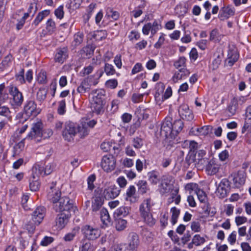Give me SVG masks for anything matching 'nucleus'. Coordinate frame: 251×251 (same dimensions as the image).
<instances>
[{
  "mask_svg": "<svg viewBox=\"0 0 251 251\" xmlns=\"http://www.w3.org/2000/svg\"><path fill=\"white\" fill-rule=\"evenodd\" d=\"M70 216L71 214L69 212H67V213L60 212L58 215L56 219V224L58 228L62 229L65 227L68 222Z\"/></svg>",
  "mask_w": 251,
  "mask_h": 251,
  "instance_id": "19",
  "label": "nucleus"
},
{
  "mask_svg": "<svg viewBox=\"0 0 251 251\" xmlns=\"http://www.w3.org/2000/svg\"><path fill=\"white\" fill-rule=\"evenodd\" d=\"M61 192L59 190L52 191L48 194V198L53 203V206L61 199Z\"/></svg>",
  "mask_w": 251,
  "mask_h": 251,
  "instance_id": "35",
  "label": "nucleus"
},
{
  "mask_svg": "<svg viewBox=\"0 0 251 251\" xmlns=\"http://www.w3.org/2000/svg\"><path fill=\"white\" fill-rule=\"evenodd\" d=\"M149 177V180L153 184H156L158 181V172L152 171L150 172L148 174Z\"/></svg>",
  "mask_w": 251,
  "mask_h": 251,
  "instance_id": "45",
  "label": "nucleus"
},
{
  "mask_svg": "<svg viewBox=\"0 0 251 251\" xmlns=\"http://www.w3.org/2000/svg\"><path fill=\"white\" fill-rule=\"evenodd\" d=\"M50 10H44L40 12L33 21L32 25L36 26H37L44 19L50 15Z\"/></svg>",
  "mask_w": 251,
  "mask_h": 251,
  "instance_id": "29",
  "label": "nucleus"
},
{
  "mask_svg": "<svg viewBox=\"0 0 251 251\" xmlns=\"http://www.w3.org/2000/svg\"><path fill=\"white\" fill-rule=\"evenodd\" d=\"M120 189L114 184L105 185L103 195L105 199H114L118 197L120 193Z\"/></svg>",
  "mask_w": 251,
  "mask_h": 251,
  "instance_id": "12",
  "label": "nucleus"
},
{
  "mask_svg": "<svg viewBox=\"0 0 251 251\" xmlns=\"http://www.w3.org/2000/svg\"><path fill=\"white\" fill-rule=\"evenodd\" d=\"M39 170L40 167L38 166H34L32 168V175L29 178V188L32 191H36L39 188Z\"/></svg>",
  "mask_w": 251,
  "mask_h": 251,
  "instance_id": "11",
  "label": "nucleus"
},
{
  "mask_svg": "<svg viewBox=\"0 0 251 251\" xmlns=\"http://www.w3.org/2000/svg\"><path fill=\"white\" fill-rule=\"evenodd\" d=\"M34 166H38L40 167V176H44L50 174L53 169V166L51 164H48L44 167L41 164H36Z\"/></svg>",
  "mask_w": 251,
  "mask_h": 251,
  "instance_id": "30",
  "label": "nucleus"
},
{
  "mask_svg": "<svg viewBox=\"0 0 251 251\" xmlns=\"http://www.w3.org/2000/svg\"><path fill=\"white\" fill-rule=\"evenodd\" d=\"M178 113L180 117L184 120L191 121L194 118L193 114L189 106L185 104H181L178 108Z\"/></svg>",
  "mask_w": 251,
  "mask_h": 251,
  "instance_id": "18",
  "label": "nucleus"
},
{
  "mask_svg": "<svg viewBox=\"0 0 251 251\" xmlns=\"http://www.w3.org/2000/svg\"><path fill=\"white\" fill-rule=\"evenodd\" d=\"M172 121V119L171 118L167 117L163 122L160 128V134L162 136L171 138L174 137L173 136Z\"/></svg>",
  "mask_w": 251,
  "mask_h": 251,
  "instance_id": "9",
  "label": "nucleus"
},
{
  "mask_svg": "<svg viewBox=\"0 0 251 251\" xmlns=\"http://www.w3.org/2000/svg\"><path fill=\"white\" fill-rule=\"evenodd\" d=\"M174 183V178L173 176L168 175L163 176L159 185V191L160 194L164 195L169 193Z\"/></svg>",
  "mask_w": 251,
  "mask_h": 251,
  "instance_id": "3",
  "label": "nucleus"
},
{
  "mask_svg": "<svg viewBox=\"0 0 251 251\" xmlns=\"http://www.w3.org/2000/svg\"><path fill=\"white\" fill-rule=\"evenodd\" d=\"M139 244L138 237L137 235L134 234L131 237L128 244V247L130 251H133L136 248Z\"/></svg>",
  "mask_w": 251,
  "mask_h": 251,
  "instance_id": "41",
  "label": "nucleus"
},
{
  "mask_svg": "<svg viewBox=\"0 0 251 251\" xmlns=\"http://www.w3.org/2000/svg\"><path fill=\"white\" fill-rule=\"evenodd\" d=\"M191 229L195 232H199L201 231V227L200 223L199 221H193L191 223Z\"/></svg>",
  "mask_w": 251,
  "mask_h": 251,
  "instance_id": "58",
  "label": "nucleus"
},
{
  "mask_svg": "<svg viewBox=\"0 0 251 251\" xmlns=\"http://www.w3.org/2000/svg\"><path fill=\"white\" fill-rule=\"evenodd\" d=\"M103 200L100 197H96L94 198L92 202V210L97 211L101 206L103 204Z\"/></svg>",
  "mask_w": 251,
  "mask_h": 251,
  "instance_id": "38",
  "label": "nucleus"
},
{
  "mask_svg": "<svg viewBox=\"0 0 251 251\" xmlns=\"http://www.w3.org/2000/svg\"><path fill=\"white\" fill-rule=\"evenodd\" d=\"M223 36L217 29H214L210 33L209 40L214 42H219Z\"/></svg>",
  "mask_w": 251,
  "mask_h": 251,
  "instance_id": "36",
  "label": "nucleus"
},
{
  "mask_svg": "<svg viewBox=\"0 0 251 251\" xmlns=\"http://www.w3.org/2000/svg\"><path fill=\"white\" fill-rule=\"evenodd\" d=\"M86 125L85 122L82 121L80 125L76 127V133L78 132L80 138H84L89 134V129Z\"/></svg>",
  "mask_w": 251,
  "mask_h": 251,
  "instance_id": "27",
  "label": "nucleus"
},
{
  "mask_svg": "<svg viewBox=\"0 0 251 251\" xmlns=\"http://www.w3.org/2000/svg\"><path fill=\"white\" fill-rule=\"evenodd\" d=\"M183 126V124L181 120H175L172 123L173 136L175 137L176 135L182 129Z\"/></svg>",
  "mask_w": 251,
  "mask_h": 251,
  "instance_id": "33",
  "label": "nucleus"
},
{
  "mask_svg": "<svg viewBox=\"0 0 251 251\" xmlns=\"http://www.w3.org/2000/svg\"><path fill=\"white\" fill-rule=\"evenodd\" d=\"M206 240L204 237L200 234L195 235L192 240V243L196 246H200L203 244Z\"/></svg>",
  "mask_w": 251,
  "mask_h": 251,
  "instance_id": "40",
  "label": "nucleus"
},
{
  "mask_svg": "<svg viewBox=\"0 0 251 251\" xmlns=\"http://www.w3.org/2000/svg\"><path fill=\"white\" fill-rule=\"evenodd\" d=\"M130 211V207L128 206H122L118 208L114 212L115 217H126L127 216Z\"/></svg>",
  "mask_w": 251,
  "mask_h": 251,
  "instance_id": "28",
  "label": "nucleus"
},
{
  "mask_svg": "<svg viewBox=\"0 0 251 251\" xmlns=\"http://www.w3.org/2000/svg\"><path fill=\"white\" fill-rule=\"evenodd\" d=\"M76 133V126L74 123L67 122L62 131V136L65 140L71 141Z\"/></svg>",
  "mask_w": 251,
  "mask_h": 251,
  "instance_id": "8",
  "label": "nucleus"
},
{
  "mask_svg": "<svg viewBox=\"0 0 251 251\" xmlns=\"http://www.w3.org/2000/svg\"><path fill=\"white\" fill-rule=\"evenodd\" d=\"M145 6V3L139 5L131 12L132 15L135 18L140 17L143 13V10Z\"/></svg>",
  "mask_w": 251,
  "mask_h": 251,
  "instance_id": "46",
  "label": "nucleus"
},
{
  "mask_svg": "<svg viewBox=\"0 0 251 251\" xmlns=\"http://www.w3.org/2000/svg\"><path fill=\"white\" fill-rule=\"evenodd\" d=\"M79 228L78 227H75L73 230L67 234L64 237V240L66 241H72L75 236L78 233Z\"/></svg>",
  "mask_w": 251,
  "mask_h": 251,
  "instance_id": "47",
  "label": "nucleus"
},
{
  "mask_svg": "<svg viewBox=\"0 0 251 251\" xmlns=\"http://www.w3.org/2000/svg\"><path fill=\"white\" fill-rule=\"evenodd\" d=\"M24 111L27 116L35 117L40 113L41 109L37 108V105L34 101L30 100L25 103L24 106Z\"/></svg>",
  "mask_w": 251,
  "mask_h": 251,
  "instance_id": "14",
  "label": "nucleus"
},
{
  "mask_svg": "<svg viewBox=\"0 0 251 251\" xmlns=\"http://www.w3.org/2000/svg\"><path fill=\"white\" fill-rule=\"evenodd\" d=\"M37 80L40 83H46L47 81L46 72L45 71L41 70L37 75Z\"/></svg>",
  "mask_w": 251,
  "mask_h": 251,
  "instance_id": "50",
  "label": "nucleus"
},
{
  "mask_svg": "<svg viewBox=\"0 0 251 251\" xmlns=\"http://www.w3.org/2000/svg\"><path fill=\"white\" fill-rule=\"evenodd\" d=\"M118 85V81L116 79H110L105 82V86L110 89H115Z\"/></svg>",
  "mask_w": 251,
  "mask_h": 251,
  "instance_id": "61",
  "label": "nucleus"
},
{
  "mask_svg": "<svg viewBox=\"0 0 251 251\" xmlns=\"http://www.w3.org/2000/svg\"><path fill=\"white\" fill-rule=\"evenodd\" d=\"M66 111V101L65 100H63L58 102L57 113L60 115H63Z\"/></svg>",
  "mask_w": 251,
  "mask_h": 251,
  "instance_id": "51",
  "label": "nucleus"
},
{
  "mask_svg": "<svg viewBox=\"0 0 251 251\" xmlns=\"http://www.w3.org/2000/svg\"><path fill=\"white\" fill-rule=\"evenodd\" d=\"M53 209L57 212L67 213L73 209V205L70 202L68 197H62L59 199V201L53 205Z\"/></svg>",
  "mask_w": 251,
  "mask_h": 251,
  "instance_id": "2",
  "label": "nucleus"
},
{
  "mask_svg": "<svg viewBox=\"0 0 251 251\" xmlns=\"http://www.w3.org/2000/svg\"><path fill=\"white\" fill-rule=\"evenodd\" d=\"M43 129V124L41 121L38 120L36 122L33 123L31 125V130L26 138L28 140H32L41 137Z\"/></svg>",
  "mask_w": 251,
  "mask_h": 251,
  "instance_id": "5",
  "label": "nucleus"
},
{
  "mask_svg": "<svg viewBox=\"0 0 251 251\" xmlns=\"http://www.w3.org/2000/svg\"><path fill=\"white\" fill-rule=\"evenodd\" d=\"M234 13V8L228 5L220 9L218 17L221 21H224L228 19L230 16H233Z\"/></svg>",
  "mask_w": 251,
  "mask_h": 251,
  "instance_id": "20",
  "label": "nucleus"
},
{
  "mask_svg": "<svg viewBox=\"0 0 251 251\" xmlns=\"http://www.w3.org/2000/svg\"><path fill=\"white\" fill-rule=\"evenodd\" d=\"M128 38L130 41H136L140 37L139 32L136 30H132L128 35Z\"/></svg>",
  "mask_w": 251,
  "mask_h": 251,
  "instance_id": "64",
  "label": "nucleus"
},
{
  "mask_svg": "<svg viewBox=\"0 0 251 251\" xmlns=\"http://www.w3.org/2000/svg\"><path fill=\"white\" fill-rule=\"evenodd\" d=\"M1 101V99H0V115L7 117L10 113V110L8 107L2 105Z\"/></svg>",
  "mask_w": 251,
  "mask_h": 251,
  "instance_id": "59",
  "label": "nucleus"
},
{
  "mask_svg": "<svg viewBox=\"0 0 251 251\" xmlns=\"http://www.w3.org/2000/svg\"><path fill=\"white\" fill-rule=\"evenodd\" d=\"M116 160L114 156L108 154L102 157L101 161V167L107 173L113 171L116 167Z\"/></svg>",
  "mask_w": 251,
  "mask_h": 251,
  "instance_id": "4",
  "label": "nucleus"
},
{
  "mask_svg": "<svg viewBox=\"0 0 251 251\" xmlns=\"http://www.w3.org/2000/svg\"><path fill=\"white\" fill-rule=\"evenodd\" d=\"M81 231L84 237L89 240H94L99 238L100 235V231L98 228H94L88 225H85L82 227Z\"/></svg>",
  "mask_w": 251,
  "mask_h": 251,
  "instance_id": "7",
  "label": "nucleus"
},
{
  "mask_svg": "<svg viewBox=\"0 0 251 251\" xmlns=\"http://www.w3.org/2000/svg\"><path fill=\"white\" fill-rule=\"evenodd\" d=\"M96 180V176L94 175H90L88 178H87V184H88V189L92 191L93 189L94 188V182Z\"/></svg>",
  "mask_w": 251,
  "mask_h": 251,
  "instance_id": "60",
  "label": "nucleus"
},
{
  "mask_svg": "<svg viewBox=\"0 0 251 251\" xmlns=\"http://www.w3.org/2000/svg\"><path fill=\"white\" fill-rule=\"evenodd\" d=\"M190 74L189 70L186 68H182L176 71L173 75L172 80L174 83L177 82L179 80L185 79Z\"/></svg>",
  "mask_w": 251,
  "mask_h": 251,
  "instance_id": "21",
  "label": "nucleus"
},
{
  "mask_svg": "<svg viewBox=\"0 0 251 251\" xmlns=\"http://www.w3.org/2000/svg\"><path fill=\"white\" fill-rule=\"evenodd\" d=\"M239 58V54L235 48L229 49L227 54L228 63L232 66Z\"/></svg>",
  "mask_w": 251,
  "mask_h": 251,
  "instance_id": "25",
  "label": "nucleus"
},
{
  "mask_svg": "<svg viewBox=\"0 0 251 251\" xmlns=\"http://www.w3.org/2000/svg\"><path fill=\"white\" fill-rule=\"evenodd\" d=\"M186 59L184 57H180L175 62L174 66L176 68L179 69V68H185Z\"/></svg>",
  "mask_w": 251,
  "mask_h": 251,
  "instance_id": "52",
  "label": "nucleus"
},
{
  "mask_svg": "<svg viewBox=\"0 0 251 251\" xmlns=\"http://www.w3.org/2000/svg\"><path fill=\"white\" fill-rule=\"evenodd\" d=\"M221 167V164L219 161L212 158L209 160L205 167V171L208 175H214L217 174Z\"/></svg>",
  "mask_w": 251,
  "mask_h": 251,
  "instance_id": "16",
  "label": "nucleus"
},
{
  "mask_svg": "<svg viewBox=\"0 0 251 251\" xmlns=\"http://www.w3.org/2000/svg\"><path fill=\"white\" fill-rule=\"evenodd\" d=\"M211 128L210 126H205L200 128H198L197 131L201 135H207Z\"/></svg>",
  "mask_w": 251,
  "mask_h": 251,
  "instance_id": "56",
  "label": "nucleus"
},
{
  "mask_svg": "<svg viewBox=\"0 0 251 251\" xmlns=\"http://www.w3.org/2000/svg\"><path fill=\"white\" fill-rule=\"evenodd\" d=\"M104 71L108 76L113 75L116 73V70L114 66L109 63H105L104 67Z\"/></svg>",
  "mask_w": 251,
  "mask_h": 251,
  "instance_id": "48",
  "label": "nucleus"
},
{
  "mask_svg": "<svg viewBox=\"0 0 251 251\" xmlns=\"http://www.w3.org/2000/svg\"><path fill=\"white\" fill-rule=\"evenodd\" d=\"M126 220L123 219L119 218L116 221L115 227L116 229L118 231H122L124 230L126 227Z\"/></svg>",
  "mask_w": 251,
  "mask_h": 251,
  "instance_id": "43",
  "label": "nucleus"
},
{
  "mask_svg": "<svg viewBox=\"0 0 251 251\" xmlns=\"http://www.w3.org/2000/svg\"><path fill=\"white\" fill-rule=\"evenodd\" d=\"M11 55H8L5 57L0 64V68L3 70L9 67L11 64Z\"/></svg>",
  "mask_w": 251,
  "mask_h": 251,
  "instance_id": "49",
  "label": "nucleus"
},
{
  "mask_svg": "<svg viewBox=\"0 0 251 251\" xmlns=\"http://www.w3.org/2000/svg\"><path fill=\"white\" fill-rule=\"evenodd\" d=\"M137 186L138 191L142 194L146 193L149 190L147 182L145 180H139L137 183Z\"/></svg>",
  "mask_w": 251,
  "mask_h": 251,
  "instance_id": "42",
  "label": "nucleus"
},
{
  "mask_svg": "<svg viewBox=\"0 0 251 251\" xmlns=\"http://www.w3.org/2000/svg\"><path fill=\"white\" fill-rule=\"evenodd\" d=\"M151 206L150 199L145 200L139 206V213L142 221L149 226H153L156 222L151 213Z\"/></svg>",
  "mask_w": 251,
  "mask_h": 251,
  "instance_id": "1",
  "label": "nucleus"
},
{
  "mask_svg": "<svg viewBox=\"0 0 251 251\" xmlns=\"http://www.w3.org/2000/svg\"><path fill=\"white\" fill-rule=\"evenodd\" d=\"M251 127V106L247 107L246 112V118L244 125L242 129V133Z\"/></svg>",
  "mask_w": 251,
  "mask_h": 251,
  "instance_id": "26",
  "label": "nucleus"
},
{
  "mask_svg": "<svg viewBox=\"0 0 251 251\" xmlns=\"http://www.w3.org/2000/svg\"><path fill=\"white\" fill-rule=\"evenodd\" d=\"M46 28L47 33L49 34H51L55 32L56 24L52 19H49L47 20L46 23Z\"/></svg>",
  "mask_w": 251,
  "mask_h": 251,
  "instance_id": "37",
  "label": "nucleus"
},
{
  "mask_svg": "<svg viewBox=\"0 0 251 251\" xmlns=\"http://www.w3.org/2000/svg\"><path fill=\"white\" fill-rule=\"evenodd\" d=\"M68 50L67 48L59 49L56 50L54 59L56 62L62 63L68 57Z\"/></svg>",
  "mask_w": 251,
  "mask_h": 251,
  "instance_id": "23",
  "label": "nucleus"
},
{
  "mask_svg": "<svg viewBox=\"0 0 251 251\" xmlns=\"http://www.w3.org/2000/svg\"><path fill=\"white\" fill-rule=\"evenodd\" d=\"M9 92L13 97V100L11 102L12 105L16 106H20L24 100L22 94L18 91L16 87L12 86L9 87Z\"/></svg>",
  "mask_w": 251,
  "mask_h": 251,
  "instance_id": "13",
  "label": "nucleus"
},
{
  "mask_svg": "<svg viewBox=\"0 0 251 251\" xmlns=\"http://www.w3.org/2000/svg\"><path fill=\"white\" fill-rule=\"evenodd\" d=\"M93 76H90L84 78L77 88V91L80 94L88 92L92 85H96L98 83V80H94Z\"/></svg>",
  "mask_w": 251,
  "mask_h": 251,
  "instance_id": "10",
  "label": "nucleus"
},
{
  "mask_svg": "<svg viewBox=\"0 0 251 251\" xmlns=\"http://www.w3.org/2000/svg\"><path fill=\"white\" fill-rule=\"evenodd\" d=\"M47 91L45 89H40L37 93V98L40 101H43L46 98Z\"/></svg>",
  "mask_w": 251,
  "mask_h": 251,
  "instance_id": "57",
  "label": "nucleus"
},
{
  "mask_svg": "<svg viewBox=\"0 0 251 251\" xmlns=\"http://www.w3.org/2000/svg\"><path fill=\"white\" fill-rule=\"evenodd\" d=\"M238 106L239 104L236 101V99L234 98L230 102L228 107V110L232 115H233L235 113Z\"/></svg>",
  "mask_w": 251,
  "mask_h": 251,
  "instance_id": "44",
  "label": "nucleus"
},
{
  "mask_svg": "<svg viewBox=\"0 0 251 251\" xmlns=\"http://www.w3.org/2000/svg\"><path fill=\"white\" fill-rule=\"evenodd\" d=\"M119 17V14L116 11L114 10L113 9L108 7L106 9V14L104 19L108 20H117Z\"/></svg>",
  "mask_w": 251,
  "mask_h": 251,
  "instance_id": "34",
  "label": "nucleus"
},
{
  "mask_svg": "<svg viewBox=\"0 0 251 251\" xmlns=\"http://www.w3.org/2000/svg\"><path fill=\"white\" fill-rule=\"evenodd\" d=\"M196 193L201 202L205 203L206 202L207 197L205 193L203 190L199 189L196 191Z\"/></svg>",
  "mask_w": 251,
  "mask_h": 251,
  "instance_id": "53",
  "label": "nucleus"
},
{
  "mask_svg": "<svg viewBox=\"0 0 251 251\" xmlns=\"http://www.w3.org/2000/svg\"><path fill=\"white\" fill-rule=\"evenodd\" d=\"M84 39V34L81 31H78L74 35L73 41L72 42V46L76 48L80 45L83 42Z\"/></svg>",
  "mask_w": 251,
  "mask_h": 251,
  "instance_id": "31",
  "label": "nucleus"
},
{
  "mask_svg": "<svg viewBox=\"0 0 251 251\" xmlns=\"http://www.w3.org/2000/svg\"><path fill=\"white\" fill-rule=\"evenodd\" d=\"M46 213V209L43 206L36 208L32 214L31 221L35 225H39L43 221Z\"/></svg>",
  "mask_w": 251,
  "mask_h": 251,
  "instance_id": "15",
  "label": "nucleus"
},
{
  "mask_svg": "<svg viewBox=\"0 0 251 251\" xmlns=\"http://www.w3.org/2000/svg\"><path fill=\"white\" fill-rule=\"evenodd\" d=\"M25 143L24 141H22L15 145L14 147V153L15 154H19L24 148Z\"/></svg>",
  "mask_w": 251,
  "mask_h": 251,
  "instance_id": "62",
  "label": "nucleus"
},
{
  "mask_svg": "<svg viewBox=\"0 0 251 251\" xmlns=\"http://www.w3.org/2000/svg\"><path fill=\"white\" fill-rule=\"evenodd\" d=\"M161 28V22L159 20H154L152 23H148L145 24L142 31L145 35H148L151 32V34L153 36Z\"/></svg>",
  "mask_w": 251,
  "mask_h": 251,
  "instance_id": "6",
  "label": "nucleus"
},
{
  "mask_svg": "<svg viewBox=\"0 0 251 251\" xmlns=\"http://www.w3.org/2000/svg\"><path fill=\"white\" fill-rule=\"evenodd\" d=\"M37 10V4L35 2L31 3L27 9V12L31 15V17L34 16Z\"/></svg>",
  "mask_w": 251,
  "mask_h": 251,
  "instance_id": "63",
  "label": "nucleus"
},
{
  "mask_svg": "<svg viewBox=\"0 0 251 251\" xmlns=\"http://www.w3.org/2000/svg\"><path fill=\"white\" fill-rule=\"evenodd\" d=\"M103 101L101 98L98 96H95L93 98L91 102V108L94 113L97 114H100L103 112Z\"/></svg>",
  "mask_w": 251,
  "mask_h": 251,
  "instance_id": "17",
  "label": "nucleus"
},
{
  "mask_svg": "<svg viewBox=\"0 0 251 251\" xmlns=\"http://www.w3.org/2000/svg\"><path fill=\"white\" fill-rule=\"evenodd\" d=\"M100 219L104 225L108 226L111 223V218L107 209L102 208L100 210Z\"/></svg>",
  "mask_w": 251,
  "mask_h": 251,
  "instance_id": "32",
  "label": "nucleus"
},
{
  "mask_svg": "<svg viewBox=\"0 0 251 251\" xmlns=\"http://www.w3.org/2000/svg\"><path fill=\"white\" fill-rule=\"evenodd\" d=\"M171 212L172 213L171 222L172 224L174 225L177 222V219L180 214V210L176 207H173L171 209Z\"/></svg>",
  "mask_w": 251,
  "mask_h": 251,
  "instance_id": "39",
  "label": "nucleus"
},
{
  "mask_svg": "<svg viewBox=\"0 0 251 251\" xmlns=\"http://www.w3.org/2000/svg\"><path fill=\"white\" fill-rule=\"evenodd\" d=\"M135 195V187L133 185L129 186L126 191V200L129 201L130 203L135 202L137 201Z\"/></svg>",
  "mask_w": 251,
  "mask_h": 251,
  "instance_id": "24",
  "label": "nucleus"
},
{
  "mask_svg": "<svg viewBox=\"0 0 251 251\" xmlns=\"http://www.w3.org/2000/svg\"><path fill=\"white\" fill-rule=\"evenodd\" d=\"M246 173L244 171H238L233 178L234 184L237 188L243 186L246 181Z\"/></svg>",
  "mask_w": 251,
  "mask_h": 251,
  "instance_id": "22",
  "label": "nucleus"
},
{
  "mask_svg": "<svg viewBox=\"0 0 251 251\" xmlns=\"http://www.w3.org/2000/svg\"><path fill=\"white\" fill-rule=\"evenodd\" d=\"M54 15L57 19L60 20L63 19L64 15V6L63 5H60L54 10Z\"/></svg>",
  "mask_w": 251,
  "mask_h": 251,
  "instance_id": "54",
  "label": "nucleus"
},
{
  "mask_svg": "<svg viewBox=\"0 0 251 251\" xmlns=\"http://www.w3.org/2000/svg\"><path fill=\"white\" fill-rule=\"evenodd\" d=\"M179 189L176 188L172 192L171 196L172 198L174 200L176 204H178L180 201L181 197L178 194Z\"/></svg>",
  "mask_w": 251,
  "mask_h": 251,
  "instance_id": "55",
  "label": "nucleus"
}]
</instances>
